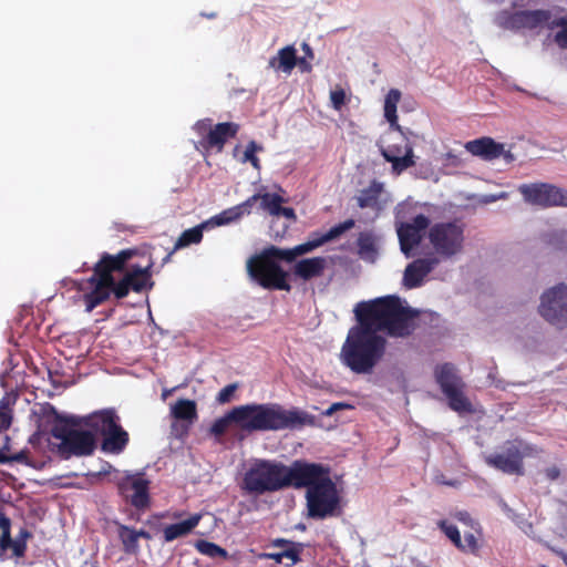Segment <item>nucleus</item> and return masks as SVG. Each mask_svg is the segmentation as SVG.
I'll return each mask as SVG.
<instances>
[{"label":"nucleus","instance_id":"1","mask_svg":"<svg viewBox=\"0 0 567 567\" xmlns=\"http://www.w3.org/2000/svg\"><path fill=\"white\" fill-rule=\"evenodd\" d=\"M235 424L246 433L301 429L313 425L315 416L297 408L285 409L278 403H250L234 406L214 421L209 433L219 439Z\"/></svg>","mask_w":567,"mask_h":567},{"label":"nucleus","instance_id":"2","mask_svg":"<svg viewBox=\"0 0 567 567\" xmlns=\"http://www.w3.org/2000/svg\"><path fill=\"white\" fill-rule=\"evenodd\" d=\"M353 311L357 327L375 334L385 332L393 338L412 334L420 315L419 310L404 306L401 298L394 295L358 302Z\"/></svg>","mask_w":567,"mask_h":567},{"label":"nucleus","instance_id":"3","mask_svg":"<svg viewBox=\"0 0 567 567\" xmlns=\"http://www.w3.org/2000/svg\"><path fill=\"white\" fill-rule=\"evenodd\" d=\"M386 339L357 326L350 328L341 347L340 361L357 374H369L382 360Z\"/></svg>","mask_w":567,"mask_h":567},{"label":"nucleus","instance_id":"4","mask_svg":"<svg viewBox=\"0 0 567 567\" xmlns=\"http://www.w3.org/2000/svg\"><path fill=\"white\" fill-rule=\"evenodd\" d=\"M48 410L55 421L51 435L60 441L54 449L56 455L62 460L91 456L97 446L94 434L91 431L78 429L76 426L81 425L80 421L60 415L54 406L48 405Z\"/></svg>","mask_w":567,"mask_h":567},{"label":"nucleus","instance_id":"5","mask_svg":"<svg viewBox=\"0 0 567 567\" xmlns=\"http://www.w3.org/2000/svg\"><path fill=\"white\" fill-rule=\"evenodd\" d=\"M280 260L286 261L282 248L274 245L266 247L247 260L248 275L264 289L289 291L288 272L279 265Z\"/></svg>","mask_w":567,"mask_h":567},{"label":"nucleus","instance_id":"6","mask_svg":"<svg viewBox=\"0 0 567 567\" xmlns=\"http://www.w3.org/2000/svg\"><path fill=\"white\" fill-rule=\"evenodd\" d=\"M248 494L262 495L286 488V465L270 460H256L243 478Z\"/></svg>","mask_w":567,"mask_h":567},{"label":"nucleus","instance_id":"7","mask_svg":"<svg viewBox=\"0 0 567 567\" xmlns=\"http://www.w3.org/2000/svg\"><path fill=\"white\" fill-rule=\"evenodd\" d=\"M427 239L440 262L458 255L464 246V228L456 221H441L430 226Z\"/></svg>","mask_w":567,"mask_h":567},{"label":"nucleus","instance_id":"8","mask_svg":"<svg viewBox=\"0 0 567 567\" xmlns=\"http://www.w3.org/2000/svg\"><path fill=\"white\" fill-rule=\"evenodd\" d=\"M436 383L449 401V406L457 413L472 412V404L464 394V382L452 363L437 365L434 371Z\"/></svg>","mask_w":567,"mask_h":567},{"label":"nucleus","instance_id":"9","mask_svg":"<svg viewBox=\"0 0 567 567\" xmlns=\"http://www.w3.org/2000/svg\"><path fill=\"white\" fill-rule=\"evenodd\" d=\"M306 501L308 516L315 519L334 516L340 505V496L331 477L308 489Z\"/></svg>","mask_w":567,"mask_h":567},{"label":"nucleus","instance_id":"10","mask_svg":"<svg viewBox=\"0 0 567 567\" xmlns=\"http://www.w3.org/2000/svg\"><path fill=\"white\" fill-rule=\"evenodd\" d=\"M330 467L321 463L296 460L286 465V488L310 489L330 478Z\"/></svg>","mask_w":567,"mask_h":567},{"label":"nucleus","instance_id":"11","mask_svg":"<svg viewBox=\"0 0 567 567\" xmlns=\"http://www.w3.org/2000/svg\"><path fill=\"white\" fill-rule=\"evenodd\" d=\"M239 128V124L234 122L218 123L213 126L210 118L199 120L193 126L196 134L200 136V140L196 144V148L205 152L212 150L221 152L226 142L234 138Z\"/></svg>","mask_w":567,"mask_h":567},{"label":"nucleus","instance_id":"12","mask_svg":"<svg viewBox=\"0 0 567 567\" xmlns=\"http://www.w3.org/2000/svg\"><path fill=\"white\" fill-rule=\"evenodd\" d=\"M523 199L530 205L543 208L567 207V189L549 183H529L518 186Z\"/></svg>","mask_w":567,"mask_h":567},{"label":"nucleus","instance_id":"13","mask_svg":"<svg viewBox=\"0 0 567 567\" xmlns=\"http://www.w3.org/2000/svg\"><path fill=\"white\" fill-rule=\"evenodd\" d=\"M523 442L520 440L507 441L504 451L494 453L485 457L487 465L511 475H524V456L530 447L526 445L522 450Z\"/></svg>","mask_w":567,"mask_h":567},{"label":"nucleus","instance_id":"14","mask_svg":"<svg viewBox=\"0 0 567 567\" xmlns=\"http://www.w3.org/2000/svg\"><path fill=\"white\" fill-rule=\"evenodd\" d=\"M540 316L550 324L564 328L567 324V286L560 284L542 296Z\"/></svg>","mask_w":567,"mask_h":567},{"label":"nucleus","instance_id":"15","mask_svg":"<svg viewBox=\"0 0 567 567\" xmlns=\"http://www.w3.org/2000/svg\"><path fill=\"white\" fill-rule=\"evenodd\" d=\"M550 12L547 10H524L511 12L503 10L496 14V24L504 30L536 29L548 22Z\"/></svg>","mask_w":567,"mask_h":567},{"label":"nucleus","instance_id":"16","mask_svg":"<svg viewBox=\"0 0 567 567\" xmlns=\"http://www.w3.org/2000/svg\"><path fill=\"white\" fill-rule=\"evenodd\" d=\"M430 224V218L423 214L414 216L411 221L396 223L400 248L405 256H410V252L421 244Z\"/></svg>","mask_w":567,"mask_h":567},{"label":"nucleus","instance_id":"17","mask_svg":"<svg viewBox=\"0 0 567 567\" xmlns=\"http://www.w3.org/2000/svg\"><path fill=\"white\" fill-rule=\"evenodd\" d=\"M440 265L439 257L426 255L423 258H416L408 264L403 274V286L406 289L419 288L423 285L426 276Z\"/></svg>","mask_w":567,"mask_h":567},{"label":"nucleus","instance_id":"18","mask_svg":"<svg viewBox=\"0 0 567 567\" xmlns=\"http://www.w3.org/2000/svg\"><path fill=\"white\" fill-rule=\"evenodd\" d=\"M81 425L91 431L94 436H104L107 432L115 429L120 417L114 409H103L82 417Z\"/></svg>","mask_w":567,"mask_h":567},{"label":"nucleus","instance_id":"19","mask_svg":"<svg viewBox=\"0 0 567 567\" xmlns=\"http://www.w3.org/2000/svg\"><path fill=\"white\" fill-rule=\"evenodd\" d=\"M87 282L92 287V290L84 295V302L86 311L90 312L110 298L112 293L113 277H109L106 274L103 276L93 271V275L87 279Z\"/></svg>","mask_w":567,"mask_h":567},{"label":"nucleus","instance_id":"20","mask_svg":"<svg viewBox=\"0 0 567 567\" xmlns=\"http://www.w3.org/2000/svg\"><path fill=\"white\" fill-rule=\"evenodd\" d=\"M136 255H138V250L136 248L123 249L116 255L104 252L100 260L94 265L93 271L103 276L106 274L109 277H113L114 271H123L127 261Z\"/></svg>","mask_w":567,"mask_h":567},{"label":"nucleus","instance_id":"21","mask_svg":"<svg viewBox=\"0 0 567 567\" xmlns=\"http://www.w3.org/2000/svg\"><path fill=\"white\" fill-rule=\"evenodd\" d=\"M251 197H256V203L260 202V209L267 212L274 217H285L291 221L297 220V215L293 208L284 207L282 204L287 203L288 199L276 193H264L254 194Z\"/></svg>","mask_w":567,"mask_h":567},{"label":"nucleus","instance_id":"22","mask_svg":"<svg viewBox=\"0 0 567 567\" xmlns=\"http://www.w3.org/2000/svg\"><path fill=\"white\" fill-rule=\"evenodd\" d=\"M117 489L123 499L136 509L142 508V473L126 474L117 482Z\"/></svg>","mask_w":567,"mask_h":567},{"label":"nucleus","instance_id":"23","mask_svg":"<svg viewBox=\"0 0 567 567\" xmlns=\"http://www.w3.org/2000/svg\"><path fill=\"white\" fill-rule=\"evenodd\" d=\"M465 148L472 155L478 156L485 161L496 159L504 153V144L497 143L492 137L487 136L467 142Z\"/></svg>","mask_w":567,"mask_h":567},{"label":"nucleus","instance_id":"24","mask_svg":"<svg viewBox=\"0 0 567 567\" xmlns=\"http://www.w3.org/2000/svg\"><path fill=\"white\" fill-rule=\"evenodd\" d=\"M255 204H256V197H248L241 204H238L234 207L223 210L221 213L213 216L210 219L206 220L205 223H208V227L228 225L230 223H234V221L240 219L245 214L249 215L251 213V207Z\"/></svg>","mask_w":567,"mask_h":567},{"label":"nucleus","instance_id":"25","mask_svg":"<svg viewBox=\"0 0 567 567\" xmlns=\"http://www.w3.org/2000/svg\"><path fill=\"white\" fill-rule=\"evenodd\" d=\"M142 291V267L135 266L131 272L125 274L122 280L115 282L113 279L112 293L117 299L126 297L130 290Z\"/></svg>","mask_w":567,"mask_h":567},{"label":"nucleus","instance_id":"26","mask_svg":"<svg viewBox=\"0 0 567 567\" xmlns=\"http://www.w3.org/2000/svg\"><path fill=\"white\" fill-rule=\"evenodd\" d=\"M326 266L327 260L323 257L306 258L296 262L293 274L303 280H310L312 278L320 277L323 274Z\"/></svg>","mask_w":567,"mask_h":567},{"label":"nucleus","instance_id":"27","mask_svg":"<svg viewBox=\"0 0 567 567\" xmlns=\"http://www.w3.org/2000/svg\"><path fill=\"white\" fill-rule=\"evenodd\" d=\"M206 228H208V223L204 221L200 225L184 230L174 244L173 249L162 254L161 262H166L171 258L172 254L177 249L188 247L193 244H199L203 239V230Z\"/></svg>","mask_w":567,"mask_h":567},{"label":"nucleus","instance_id":"28","mask_svg":"<svg viewBox=\"0 0 567 567\" xmlns=\"http://www.w3.org/2000/svg\"><path fill=\"white\" fill-rule=\"evenodd\" d=\"M101 449L109 454H120L128 443V433L121 426L120 422L106 435L102 436Z\"/></svg>","mask_w":567,"mask_h":567},{"label":"nucleus","instance_id":"29","mask_svg":"<svg viewBox=\"0 0 567 567\" xmlns=\"http://www.w3.org/2000/svg\"><path fill=\"white\" fill-rule=\"evenodd\" d=\"M202 514H193L187 519L167 525L163 528V538L169 543L179 537L189 535L199 524Z\"/></svg>","mask_w":567,"mask_h":567},{"label":"nucleus","instance_id":"30","mask_svg":"<svg viewBox=\"0 0 567 567\" xmlns=\"http://www.w3.org/2000/svg\"><path fill=\"white\" fill-rule=\"evenodd\" d=\"M382 156L386 162L392 164V172L395 175H400L405 169L415 165L414 151L410 144H406L402 156L396 153H391V151H382Z\"/></svg>","mask_w":567,"mask_h":567},{"label":"nucleus","instance_id":"31","mask_svg":"<svg viewBox=\"0 0 567 567\" xmlns=\"http://www.w3.org/2000/svg\"><path fill=\"white\" fill-rule=\"evenodd\" d=\"M296 49L292 45H287L280 49L276 56L269 60V66L282 71L286 74H290L297 65Z\"/></svg>","mask_w":567,"mask_h":567},{"label":"nucleus","instance_id":"32","mask_svg":"<svg viewBox=\"0 0 567 567\" xmlns=\"http://www.w3.org/2000/svg\"><path fill=\"white\" fill-rule=\"evenodd\" d=\"M171 415L176 421L194 423L198 419L197 404L194 400L178 399L171 405Z\"/></svg>","mask_w":567,"mask_h":567},{"label":"nucleus","instance_id":"33","mask_svg":"<svg viewBox=\"0 0 567 567\" xmlns=\"http://www.w3.org/2000/svg\"><path fill=\"white\" fill-rule=\"evenodd\" d=\"M383 192V184L372 181L367 188L360 190L357 202L360 208H380V196Z\"/></svg>","mask_w":567,"mask_h":567},{"label":"nucleus","instance_id":"34","mask_svg":"<svg viewBox=\"0 0 567 567\" xmlns=\"http://www.w3.org/2000/svg\"><path fill=\"white\" fill-rule=\"evenodd\" d=\"M117 525V535L123 545V550L126 554H136L138 550V540L142 536V530L127 527L123 524Z\"/></svg>","mask_w":567,"mask_h":567},{"label":"nucleus","instance_id":"35","mask_svg":"<svg viewBox=\"0 0 567 567\" xmlns=\"http://www.w3.org/2000/svg\"><path fill=\"white\" fill-rule=\"evenodd\" d=\"M322 245H323V241L320 237V234L316 233L312 235V238L309 239L308 241L297 245L291 249H284V254L286 256V261L291 262L298 256L308 254Z\"/></svg>","mask_w":567,"mask_h":567},{"label":"nucleus","instance_id":"36","mask_svg":"<svg viewBox=\"0 0 567 567\" xmlns=\"http://www.w3.org/2000/svg\"><path fill=\"white\" fill-rule=\"evenodd\" d=\"M358 252L363 258L373 257L377 254L374 236L369 231H362L358 236Z\"/></svg>","mask_w":567,"mask_h":567},{"label":"nucleus","instance_id":"37","mask_svg":"<svg viewBox=\"0 0 567 567\" xmlns=\"http://www.w3.org/2000/svg\"><path fill=\"white\" fill-rule=\"evenodd\" d=\"M195 548L203 555H206L210 558L221 557L226 559L228 557V553L225 548L218 546L215 543L199 539L195 543Z\"/></svg>","mask_w":567,"mask_h":567},{"label":"nucleus","instance_id":"38","mask_svg":"<svg viewBox=\"0 0 567 567\" xmlns=\"http://www.w3.org/2000/svg\"><path fill=\"white\" fill-rule=\"evenodd\" d=\"M354 225H355L354 219L349 218V219L331 227L327 233L320 234L323 245L328 241H331V240L340 237L342 234H344L346 231L353 228Z\"/></svg>","mask_w":567,"mask_h":567},{"label":"nucleus","instance_id":"39","mask_svg":"<svg viewBox=\"0 0 567 567\" xmlns=\"http://www.w3.org/2000/svg\"><path fill=\"white\" fill-rule=\"evenodd\" d=\"M262 151L264 147L260 144H257L255 141H250L247 144L246 150L244 152L243 162H248L252 165L254 168L260 169V161L257 157L256 153Z\"/></svg>","mask_w":567,"mask_h":567},{"label":"nucleus","instance_id":"40","mask_svg":"<svg viewBox=\"0 0 567 567\" xmlns=\"http://www.w3.org/2000/svg\"><path fill=\"white\" fill-rule=\"evenodd\" d=\"M437 526L456 548L462 547L461 534L455 525L449 524L446 520L442 519L437 523Z\"/></svg>","mask_w":567,"mask_h":567},{"label":"nucleus","instance_id":"41","mask_svg":"<svg viewBox=\"0 0 567 567\" xmlns=\"http://www.w3.org/2000/svg\"><path fill=\"white\" fill-rule=\"evenodd\" d=\"M11 520L6 515H0V529H1V537H0V548L7 549L9 548L10 544L12 543L11 538Z\"/></svg>","mask_w":567,"mask_h":567},{"label":"nucleus","instance_id":"42","mask_svg":"<svg viewBox=\"0 0 567 567\" xmlns=\"http://www.w3.org/2000/svg\"><path fill=\"white\" fill-rule=\"evenodd\" d=\"M12 422V411L8 398L0 400V432L8 430Z\"/></svg>","mask_w":567,"mask_h":567},{"label":"nucleus","instance_id":"43","mask_svg":"<svg viewBox=\"0 0 567 567\" xmlns=\"http://www.w3.org/2000/svg\"><path fill=\"white\" fill-rule=\"evenodd\" d=\"M480 543L477 537L472 533H465L464 542H462V547H457L463 553H470L472 555L477 556L480 551Z\"/></svg>","mask_w":567,"mask_h":567},{"label":"nucleus","instance_id":"44","mask_svg":"<svg viewBox=\"0 0 567 567\" xmlns=\"http://www.w3.org/2000/svg\"><path fill=\"white\" fill-rule=\"evenodd\" d=\"M554 24L561 28V30L555 34V42L558 47L567 49V18H559Z\"/></svg>","mask_w":567,"mask_h":567},{"label":"nucleus","instance_id":"45","mask_svg":"<svg viewBox=\"0 0 567 567\" xmlns=\"http://www.w3.org/2000/svg\"><path fill=\"white\" fill-rule=\"evenodd\" d=\"M301 551H302L301 544H297V545L290 546L289 548L282 549L281 556H282V559L287 558L290 560V563L287 564V566H292V565L297 564L298 561H300Z\"/></svg>","mask_w":567,"mask_h":567},{"label":"nucleus","instance_id":"46","mask_svg":"<svg viewBox=\"0 0 567 567\" xmlns=\"http://www.w3.org/2000/svg\"><path fill=\"white\" fill-rule=\"evenodd\" d=\"M237 389H238L237 383L227 384L218 392V394L216 396V401L219 404L229 403L233 400V396H234L235 392L237 391Z\"/></svg>","mask_w":567,"mask_h":567},{"label":"nucleus","instance_id":"47","mask_svg":"<svg viewBox=\"0 0 567 567\" xmlns=\"http://www.w3.org/2000/svg\"><path fill=\"white\" fill-rule=\"evenodd\" d=\"M157 257L158 256L156 255V249L154 248V250L150 255L151 262L146 267H144V291L152 289L154 285V282L151 280V269L155 266Z\"/></svg>","mask_w":567,"mask_h":567},{"label":"nucleus","instance_id":"48","mask_svg":"<svg viewBox=\"0 0 567 567\" xmlns=\"http://www.w3.org/2000/svg\"><path fill=\"white\" fill-rule=\"evenodd\" d=\"M193 424L194 423H188V422H184V421L173 423L172 427H171L172 434L174 435V437H176L178 440H184L185 437L188 436L190 426Z\"/></svg>","mask_w":567,"mask_h":567},{"label":"nucleus","instance_id":"49","mask_svg":"<svg viewBox=\"0 0 567 567\" xmlns=\"http://www.w3.org/2000/svg\"><path fill=\"white\" fill-rule=\"evenodd\" d=\"M384 117L391 127L401 131V126L398 123L396 105L384 102Z\"/></svg>","mask_w":567,"mask_h":567},{"label":"nucleus","instance_id":"50","mask_svg":"<svg viewBox=\"0 0 567 567\" xmlns=\"http://www.w3.org/2000/svg\"><path fill=\"white\" fill-rule=\"evenodd\" d=\"M346 92L343 89H337L330 92L331 104L336 111H340L342 109L346 104Z\"/></svg>","mask_w":567,"mask_h":567},{"label":"nucleus","instance_id":"51","mask_svg":"<svg viewBox=\"0 0 567 567\" xmlns=\"http://www.w3.org/2000/svg\"><path fill=\"white\" fill-rule=\"evenodd\" d=\"M455 518H456L458 522H461V523H463V524H465V525L470 526V527H471V528H473V529H478V528H480V524H478L476 520H474V519L472 518V516L470 515V513H468V512H466V511L457 512V513L455 514Z\"/></svg>","mask_w":567,"mask_h":567},{"label":"nucleus","instance_id":"52","mask_svg":"<svg viewBox=\"0 0 567 567\" xmlns=\"http://www.w3.org/2000/svg\"><path fill=\"white\" fill-rule=\"evenodd\" d=\"M8 463H22L30 465L29 451L22 450L12 455H7Z\"/></svg>","mask_w":567,"mask_h":567},{"label":"nucleus","instance_id":"53","mask_svg":"<svg viewBox=\"0 0 567 567\" xmlns=\"http://www.w3.org/2000/svg\"><path fill=\"white\" fill-rule=\"evenodd\" d=\"M353 406L349 403H344V402H336V403H332L326 411L322 412V415L324 416H331L333 415L337 411H340V410H349V409H352Z\"/></svg>","mask_w":567,"mask_h":567},{"label":"nucleus","instance_id":"54","mask_svg":"<svg viewBox=\"0 0 567 567\" xmlns=\"http://www.w3.org/2000/svg\"><path fill=\"white\" fill-rule=\"evenodd\" d=\"M13 549V554L17 557H22L27 550V544L24 543V539H12V543L10 544L9 548Z\"/></svg>","mask_w":567,"mask_h":567},{"label":"nucleus","instance_id":"55","mask_svg":"<svg viewBox=\"0 0 567 567\" xmlns=\"http://www.w3.org/2000/svg\"><path fill=\"white\" fill-rule=\"evenodd\" d=\"M400 99H401V92L396 89H391L388 92L384 102H386L389 104L398 105V103L400 102Z\"/></svg>","mask_w":567,"mask_h":567},{"label":"nucleus","instance_id":"56","mask_svg":"<svg viewBox=\"0 0 567 567\" xmlns=\"http://www.w3.org/2000/svg\"><path fill=\"white\" fill-rule=\"evenodd\" d=\"M297 545L296 543L285 539V538H276L271 542L272 547H280L282 549L289 548L290 546Z\"/></svg>","mask_w":567,"mask_h":567},{"label":"nucleus","instance_id":"57","mask_svg":"<svg viewBox=\"0 0 567 567\" xmlns=\"http://www.w3.org/2000/svg\"><path fill=\"white\" fill-rule=\"evenodd\" d=\"M545 475L548 480L555 481L559 477L560 471L557 466H550L545 470Z\"/></svg>","mask_w":567,"mask_h":567},{"label":"nucleus","instance_id":"58","mask_svg":"<svg viewBox=\"0 0 567 567\" xmlns=\"http://www.w3.org/2000/svg\"><path fill=\"white\" fill-rule=\"evenodd\" d=\"M262 558L270 559L276 561L277 564H281L284 561L281 551L279 553H265L261 555Z\"/></svg>","mask_w":567,"mask_h":567},{"label":"nucleus","instance_id":"59","mask_svg":"<svg viewBox=\"0 0 567 567\" xmlns=\"http://www.w3.org/2000/svg\"><path fill=\"white\" fill-rule=\"evenodd\" d=\"M297 64L302 71L309 72L311 70V64L307 62L306 56L298 58Z\"/></svg>","mask_w":567,"mask_h":567},{"label":"nucleus","instance_id":"60","mask_svg":"<svg viewBox=\"0 0 567 567\" xmlns=\"http://www.w3.org/2000/svg\"><path fill=\"white\" fill-rule=\"evenodd\" d=\"M301 48H302V51L306 54V58L313 59V51H312L311 47L308 43L303 42Z\"/></svg>","mask_w":567,"mask_h":567},{"label":"nucleus","instance_id":"61","mask_svg":"<svg viewBox=\"0 0 567 567\" xmlns=\"http://www.w3.org/2000/svg\"><path fill=\"white\" fill-rule=\"evenodd\" d=\"M31 537V533L25 529V528H22L18 535V539H24V543L27 544V539Z\"/></svg>","mask_w":567,"mask_h":567},{"label":"nucleus","instance_id":"62","mask_svg":"<svg viewBox=\"0 0 567 567\" xmlns=\"http://www.w3.org/2000/svg\"><path fill=\"white\" fill-rule=\"evenodd\" d=\"M147 484H148V482L146 480H144V496H143L144 508L148 506V502H150V497H148V494H147Z\"/></svg>","mask_w":567,"mask_h":567},{"label":"nucleus","instance_id":"63","mask_svg":"<svg viewBox=\"0 0 567 567\" xmlns=\"http://www.w3.org/2000/svg\"><path fill=\"white\" fill-rule=\"evenodd\" d=\"M382 151H391V153H396L398 155H401V153H402L401 147L394 146V145H390L385 148H381V152Z\"/></svg>","mask_w":567,"mask_h":567},{"label":"nucleus","instance_id":"64","mask_svg":"<svg viewBox=\"0 0 567 567\" xmlns=\"http://www.w3.org/2000/svg\"><path fill=\"white\" fill-rule=\"evenodd\" d=\"M178 389H179V385L174 386V388H172V389H169V390L165 389V390L163 391V393H162V398L165 400L168 395L173 394V393H174L176 390H178Z\"/></svg>","mask_w":567,"mask_h":567}]
</instances>
